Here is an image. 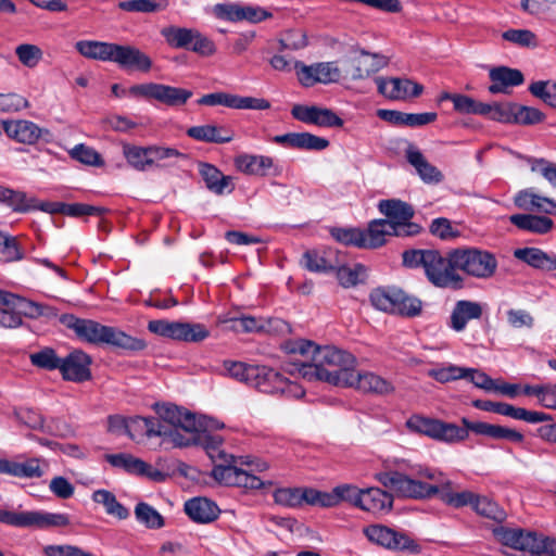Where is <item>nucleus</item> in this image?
Returning <instances> with one entry per match:
<instances>
[{"instance_id": "nucleus-1", "label": "nucleus", "mask_w": 556, "mask_h": 556, "mask_svg": "<svg viewBox=\"0 0 556 556\" xmlns=\"http://www.w3.org/2000/svg\"><path fill=\"white\" fill-rule=\"evenodd\" d=\"M286 351L311 359L299 367V374L304 379L321 380L336 387L348 386L356 365V358L351 353L332 345L317 346L307 340L290 341L286 344Z\"/></svg>"}, {"instance_id": "nucleus-2", "label": "nucleus", "mask_w": 556, "mask_h": 556, "mask_svg": "<svg viewBox=\"0 0 556 556\" xmlns=\"http://www.w3.org/2000/svg\"><path fill=\"white\" fill-rule=\"evenodd\" d=\"M376 479L401 497L428 498L440 493L441 500L455 508L467 505L473 508L477 498L470 491L453 492L452 482L442 472L430 468H420L416 479L399 471L380 472Z\"/></svg>"}, {"instance_id": "nucleus-3", "label": "nucleus", "mask_w": 556, "mask_h": 556, "mask_svg": "<svg viewBox=\"0 0 556 556\" xmlns=\"http://www.w3.org/2000/svg\"><path fill=\"white\" fill-rule=\"evenodd\" d=\"M403 264L409 268L422 267L428 281L437 288H464V278L453 262V250L447 257L438 250H407L403 253Z\"/></svg>"}, {"instance_id": "nucleus-4", "label": "nucleus", "mask_w": 556, "mask_h": 556, "mask_svg": "<svg viewBox=\"0 0 556 556\" xmlns=\"http://www.w3.org/2000/svg\"><path fill=\"white\" fill-rule=\"evenodd\" d=\"M60 321L72 329L79 339L89 343L110 344L127 351H141L147 345L143 340L131 337L117 328L104 326L91 319L78 318L72 314L62 315Z\"/></svg>"}, {"instance_id": "nucleus-5", "label": "nucleus", "mask_w": 556, "mask_h": 556, "mask_svg": "<svg viewBox=\"0 0 556 556\" xmlns=\"http://www.w3.org/2000/svg\"><path fill=\"white\" fill-rule=\"evenodd\" d=\"M75 48L81 55L88 59L113 61L121 66L136 67L137 70H148L152 66L151 59L132 46L97 40H80L75 43Z\"/></svg>"}, {"instance_id": "nucleus-6", "label": "nucleus", "mask_w": 556, "mask_h": 556, "mask_svg": "<svg viewBox=\"0 0 556 556\" xmlns=\"http://www.w3.org/2000/svg\"><path fill=\"white\" fill-rule=\"evenodd\" d=\"M370 304L383 313L414 318L421 314L422 302L397 286L377 287L369 293Z\"/></svg>"}, {"instance_id": "nucleus-7", "label": "nucleus", "mask_w": 556, "mask_h": 556, "mask_svg": "<svg viewBox=\"0 0 556 556\" xmlns=\"http://www.w3.org/2000/svg\"><path fill=\"white\" fill-rule=\"evenodd\" d=\"M494 538L503 545L527 553L528 556H555L556 540L519 528L495 527Z\"/></svg>"}, {"instance_id": "nucleus-8", "label": "nucleus", "mask_w": 556, "mask_h": 556, "mask_svg": "<svg viewBox=\"0 0 556 556\" xmlns=\"http://www.w3.org/2000/svg\"><path fill=\"white\" fill-rule=\"evenodd\" d=\"M453 262L457 269L477 279H489L496 273L498 263L495 255L477 248H458L453 250Z\"/></svg>"}, {"instance_id": "nucleus-9", "label": "nucleus", "mask_w": 556, "mask_h": 556, "mask_svg": "<svg viewBox=\"0 0 556 556\" xmlns=\"http://www.w3.org/2000/svg\"><path fill=\"white\" fill-rule=\"evenodd\" d=\"M406 427L415 433L427 435L433 440L454 443L468 438L467 430L455 424L444 422L439 419L413 415L406 421Z\"/></svg>"}, {"instance_id": "nucleus-10", "label": "nucleus", "mask_w": 556, "mask_h": 556, "mask_svg": "<svg viewBox=\"0 0 556 556\" xmlns=\"http://www.w3.org/2000/svg\"><path fill=\"white\" fill-rule=\"evenodd\" d=\"M250 386L263 393L280 394L286 397L300 399L305 394L300 384L289 381L280 372L267 366L257 367L255 380H252Z\"/></svg>"}, {"instance_id": "nucleus-11", "label": "nucleus", "mask_w": 556, "mask_h": 556, "mask_svg": "<svg viewBox=\"0 0 556 556\" xmlns=\"http://www.w3.org/2000/svg\"><path fill=\"white\" fill-rule=\"evenodd\" d=\"M222 462L215 465L212 470V477L219 483L247 490H257L265 485L261 478L247 469L238 467L235 456L230 455Z\"/></svg>"}, {"instance_id": "nucleus-12", "label": "nucleus", "mask_w": 556, "mask_h": 556, "mask_svg": "<svg viewBox=\"0 0 556 556\" xmlns=\"http://www.w3.org/2000/svg\"><path fill=\"white\" fill-rule=\"evenodd\" d=\"M153 408L157 415L160 424L166 425L170 431L189 435L197 432L201 422L195 415L188 410L180 409L178 406L169 403H155Z\"/></svg>"}, {"instance_id": "nucleus-13", "label": "nucleus", "mask_w": 556, "mask_h": 556, "mask_svg": "<svg viewBox=\"0 0 556 556\" xmlns=\"http://www.w3.org/2000/svg\"><path fill=\"white\" fill-rule=\"evenodd\" d=\"M367 539L382 547L393 551H410L419 553L420 546L405 533L396 532L381 525H372L364 529Z\"/></svg>"}, {"instance_id": "nucleus-14", "label": "nucleus", "mask_w": 556, "mask_h": 556, "mask_svg": "<svg viewBox=\"0 0 556 556\" xmlns=\"http://www.w3.org/2000/svg\"><path fill=\"white\" fill-rule=\"evenodd\" d=\"M199 105L217 106L223 105L236 110H268L269 101L263 98L242 97L229 92L218 91L202 96L198 99Z\"/></svg>"}, {"instance_id": "nucleus-15", "label": "nucleus", "mask_w": 556, "mask_h": 556, "mask_svg": "<svg viewBox=\"0 0 556 556\" xmlns=\"http://www.w3.org/2000/svg\"><path fill=\"white\" fill-rule=\"evenodd\" d=\"M294 119L325 128H341L344 121L331 109L318 105L294 104L291 109Z\"/></svg>"}, {"instance_id": "nucleus-16", "label": "nucleus", "mask_w": 556, "mask_h": 556, "mask_svg": "<svg viewBox=\"0 0 556 556\" xmlns=\"http://www.w3.org/2000/svg\"><path fill=\"white\" fill-rule=\"evenodd\" d=\"M131 91L149 99H155L169 106H180L192 97V91L188 89L161 84L137 85L131 88Z\"/></svg>"}, {"instance_id": "nucleus-17", "label": "nucleus", "mask_w": 556, "mask_h": 556, "mask_svg": "<svg viewBox=\"0 0 556 556\" xmlns=\"http://www.w3.org/2000/svg\"><path fill=\"white\" fill-rule=\"evenodd\" d=\"M345 388H353L364 394L388 396L395 392L394 384L382 376L367 370H355Z\"/></svg>"}, {"instance_id": "nucleus-18", "label": "nucleus", "mask_w": 556, "mask_h": 556, "mask_svg": "<svg viewBox=\"0 0 556 556\" xmlns=\"http://www.w3.org/2000/svg\"><path fill=\"white\" fill-rule=\"evenodd\" d=\"M202 427L203 426L201 425L197 432L190 433L189 435L177 433L174 439V446L187 447L191 445H200L206 451L213 462L216 459L223 460L227 458L229 455L220 448L223 444L222 437L217 434H210L203 430Z\"/></svg>"}, {"instance_id": "nucleus-19", "label": "nucleus", "mask_w": 556, "mask_h": 556, "mask_svg": "<svg viewBox=\"0 0 556 556\" xmlns=\"http://www.w3.org/2000/svg\"><path fill=\"white\" fill-rule=\"evenodd\" d=\"M128 437L132 440H136L140 437L153 438L161 437L165 441L170 442L174 445V439L177 432L170 431L166 425L160 424L154 417H140L136 416L128 419V428L127 432Z\"/></svg>"}, {"instance_id": "nucleus-20", "label": "nucleus", "mask_w": 556, "mask_h": 556, "mask_svg": "<svg viewBox=\"0 0 556 556\" xmlns=\"http://www.w3.org/2000/svg\"><path fill=\"white\" fill-rule=\"evenodd\" d=\"M91 358L80 350H75L61 358L60 371L63 379L74 382L87 381L91 378Z\"/></svg>"}, {"instance_id": "nucleus-21", "label": "nucleus", "mask_w": 556, "mask_h": 556, "mask_svg": "<svg viewBox=\"0 0 556 556\" xmlns=\"http://www.w3.org/2000/svg\"><path fill=\"white\" fill-rule=\"evenodd\" d=\"M370 72H357L351 78L342 76V72H296L298 81L305 88L317 84H342L345 88H352V80H362L369 77Z\"/></svg>"}, {"instance_id": "nucleus-22", "label": "nucleus", "mask_w": 556, "mask_h": 556, "mask_svg": "<svg viewBox=\"0 0 556 556\" xmlns=\"http://www.w3.org/2000/svg\"><path fill=\"white\" fill-rule=\"evenodd\" d=\"M105 459L113 467L123 468L125 471L129 473L148 477L153 481H162L164 480L165 477L163 472H161L157 469H154L150 464L146 463L140 458L135 457L131 454H109L105 456Z\"/></svg>"}, {"instance_id": "nucleus-23", "label": "nucleus", "mask_w": 556, "mask_h": 556, "mask_svg": "<svg viewBox=\"0 0 556 556\" xmlns=\"http://www.w3.org/2000/svg\"><path fill=\"white\" fill-rule=\"evenodd\" d=\"M379 93L391 100H404L418 97L422 92V86L409 79L381 77L375 78Z\"/></svg>"}, {"instance_id": "nucleus-24", "label": "nucleus", "mask_w": 556, "mask_h": 556, "mask_svg": "<svg viewBox=\"0 0 556 556\" xmlns=\"http://www.w3.org/2000/svg\"><path fill=\"white\" fill-rule=\"evenodd\" d=\"M215 13L219 18L230 22L248 21L257 23L271 17V13L262 8L240 4H217Z\"/></svg>"}, {"instance_id": "nucleus-25", "label": "nucleus", "mask_w": 556, "mask_h": 556, "mask_svg": "<svg viewBox=\"0 0 556 556\" xmlns=\"http://www.w3.org/2000/svg\"><path fill=\"white\" fill-rule=\"evenodd\" d=\"M465 430L472 431L476 434L485 435L495 440H507L515 443H521L523 434L515 429L492 425L483 421H470L467 418L462 419Z\"/></svg>"}, {"instance_id": "nucleus-26", "label": "nucleus", "mask_w": 556, "mask_h": 556, "mask_svg": "<svg viewBox=\"0 0 556 556\" xmlns=\"http://www.w3.org/2000/svg\"><path fill=\"white\" fill-rule=\"evenodd\" d=\"M482 313L483 307L479 302L459 300L452 309L448 325L454 331L460 332L470 320L480 319Z\"/></svg>"}, {"instance_id": "nucleus-27", "label": "nucleus", "mask_w": 556, "mask_h": 556, "mask_svg": "<svg viewBox=\"0 0 556 556\" xmlns=\"http://www.w3.org/2000/svg\"><path fill=\"white\" fill-rule=\"evenodd\" d=\"M514 203L523 211H538L548 215H556V201L535 193L533 189L519 191L514 198Z\"/></svg>"}, {"instance_id": "nucleus-28", "label": "nucleus", "mask_w": 556, "mask_h": 556, "mask_svg": "<svg viewBox=\"0 0 556 556\" xmlns=\"http://www.w3.org/2000/svg\"><path fill=\"white\" fill-rule=\"evenodd\" d=\"M393 505V497L379 488L363 490L358 507L372 515L389 513Z\"/></svg>"}, {"instance_id": "nucleus-29", "label": "nucleus", "mask_w": 556, "mask_h": 556, "mask_svg": "<svg viewBox=\"0 0 556 556\" xmlns=\"http://www.w3.org/2000/svg\"><path fill=\"white\" fill-rule=\"evenodd\" d=\"M2 125L10 138L26 144L36 143L42 134V129L30 121H4Z\"/></svg>"}, {"instance_id": "nucleus-30", "label": "nucleus", "mask_w": 556, "mask_h": 556, "mask_svg": "<svg viewBox=\"0 0 556 556\" xmlns=\"http://www.w3.org/2000/svg\"><path fill=\"white\" fill-rule=\"evenodd\" d=\"M302 265L313 273H328L337 268L336 251L332 249L308 250L302 256Z\"/></svg>"}, {"instance_id": "nucleus-31", "label": "nucleus", "mask_w": 556, "mask_h": 556, "mask_svg": "<svg viewBox=\"0 0 556 556\" xmlns=\"http://www.w3.org/2000/svg\"><path fill=\"white\" fill-rule=\"evenodd\" d=\"M185 511L191 520L199 523H208L217 519L219 508L206 497H193L185 503Z\"/></svg>"}, {"instance_id": "nucleus-32", "label": "nucleus", "mask_w": 556, "mask_h": 556, "mask_svg": "<svg viewBox=\"0 0 556 556\" xmlns=\"http://www.w3.org/2000/svg\"><path fill=\"white\" fill-rule=\"evenodd\" d=\"M509 222L520 230L541 236L554 227L552 218L534 214H514L509 216Z\"/></svg>"}, {"instance_id": "nucleus-33", "label": "nucleus", "mask_w": 556, "mask_h": 556, "mask_svg": "<svg viewBox=\"0 0 556 556\" xmlns=\"http://www.w3.org/2000/svg\"><path fill=\"white\" fill-rule=\"evenodd\" d=\"M47 466V462L38 457L27 458L24 462L9 459L7 475L21 479L41 478Z\"/></svg>"}, {"instance_id": "nucleus-34", "label": "nucleus", "mask_w": 556, "mask_h": 556, "mask_svg": "<svg viewBox=\"0 0 556 556\" xmlns=\"http://www.w3.org/2000/svg\"><path fill=\"white\" fill-rule=\"evenodd\" d=\"M236 168L247 175L265 176L274 166V160L265 155L239 154L235 157Z\"/></svg>"}, {"instance_id": "nucleus-35", "label": "nucleus", "mask_w": 556, "mask_h": 556, "mask_svg": "<svg viewBox=\"0 0 556 556\" xmlns=\"http://www.w3.org/2000/svg\"><path fill=\"white\" fill-rule=\"evenodd\" d=\"M406 159L408 163L414 166L420 178L428 184L440 182L443 179L442 173L433 165H431L422 153L414 146H409L406 150Z\"/></svg>"}, {"instance_id": "nucleus-36", "label": "nucleus", "mask_w": 556, "mask_h": 556, "mask_svg": "<svg viewBox=\"0 0 556 556\" xmlns=\"http://www.w3.org/2000/svg\"><path fill=\"white\" fill-rule=\"evenodd\" d=\"M187 135L194 140L211 143H226L233 139L232 130L211 124L190 127Z\"/></svg>"}, {"instance_id": "nucleus-37", "label": "nucleus", "mask_w": 556, "mask_h": 556, "mask_svg": "<svg viewBox=\"0 0 556 556\" xmlns=\"http://www.w3.org/2000/svg\"><path fill=\"white\" fill-rule=\"evenodd\" d=\"M514 256L538 269L554 270L556 269V255H549L538 248H522L514 251Z\"/></svg>"}, {"instance_id": "nucleus-38", "label": "nucleus", "mask_w": 556, "mask_h": 556, "mask_svg": "<svg viewBox=\"0 0 556 556\" xmlns=\"http://www.w3.org/2000/svg\"><path fill=\"white\" fill-rule=\"evenodd\" d=\"M199 172L207 189L216 194L230 193L233 189L231 178L225 176L217 167L208 163H201Z\"/></svg>"}, {"instance_id": "nucleus-39", "label": "nucleus", "mask_w": 556, "mask_h": 556, "mask_svg": "<svg viewBox=\"0 0 556 556\" xmlns=\"http://www.w3.org/2000/svg\"><path fill=\"white\" fill-rule=\"evenodd\" d=\"M379 211L388 217L390 224L410 220L414 216V208L401 200H381L378 204Z\"/></svg>"}, {"instance_id": "nucleus-40", "label": "nucleus", "mask_w": 556, "mask_h": 556, "mask_svg": "<svg viewBox=\"0 0 556 556\" xmlns=\"http://www.w3.org/2000/svg\"><path fill=\"white\" fill-rule=\"evenodd\" d=\"M491 84L488 87L493 94L510 93L511 88L523 83L522 72H490Z\"/></svg>"}, {"instance_id": "nucleus-41", "label": "nucleus", "mask_w": 556, "mask_h": 556, "mask_svg": "<svg viewBox=\"0 0 556 556\" xmlns=\"http://www.w3.org/2000/svg\"><path fill=\"white\" fill-rule=\"evenodd\" d=\"M392 224L386 219H375L368 224V228L364 229L365 249H377L386 244L387 237L391 233Z\"/></svg>"}, {"instance_id": "nucleus-42", "label": "nucleus", "mask_w": 556, "mask_h": 556, "mask_svg": "<svg viewBox=\"0 0 556 556\" xmlns=\"http://www.w3.org/2000/svg\"><path fill=\"white\" fill-rule=\"evenodd\" d=\"M0 202L7 204L16 213L33 211L35 206V198L27 197L24 191L13 190L4 186H1Z\"/></svg>"}, {"instance_id": "nucleus-43", "label": "nucleus", "mask_w": 556, "mask_h": 556, "mask_svg": "<svg viewBox=\"0 0 556 556\" xmlns=\"http://www.w3.org/2000/svg\"><path fill=\"white\" fill-rule=\"evenodd\" d=\"M91 498L94 503L101 504L110 516L116 517L119 520L129 517V510L117 501L111 491L104 489L97 490L92 493Z\"/></svg>"}, {"instance_id": "nucleus-44", "label": "nucleus", "mask_w": 556, "mask_h": 556, "mask_svg": "<svg viewBox=\"0 0 556 556\" xmlns=\"http://www.w3.org/2000/svg\"><path fill=\"white\" fill-rule=\"evenodd\" d=\"M123 154L127 163L137 170L144 172L152 167L151 151L149 147H138L125 143Z\"/></svg>"}, {"instance_id": "nucleus-45", "label": "nucleus", "mask_w": 556, "mask_h": 556, "mask_svg": "<svg viewBox=\"0 0 556 556\" xmlns=\"http://www.w3.org/2000/svg\"><path fill=\"white\" fill-rule=\"evenodd\" d=\"M70 525V518L66 514L29 511V527L39 529L61 528Z\"/></svg>"}, {"instance_id": "nucleus-46", "label": "nucleus", "mask_w": 556, "mask_h": 556, "mask_svg": "<svg viewBox=\"0 0 556 556\" xmlns=\"http://www.w3.org/2000/svg\"><path fill=\"white\" fill-rule=\"evenodd\" d=\"M497 414L507 416L517 420H525L530 424H539L549 420L551 417L545 413L527 410L522 407H515L508 403L501 402Z\"/></svg>"}, {"instance_id": "nucleus-47", "label": "nucleus", "mask_w": 556, "mask_h": 556, "mask_svg": "<svg viewBox=\"0 0 556 556\" xmlns=\"http://www.w3.org/2000/svg\"><path fill=\"white\" fill-rule=\"evenodd\" d=\"M337 278L343 288H351L358 283H363L367 278V268L362 264L353 266H338Z\"/></svg>"}, {"instance_id": "nucleus-48", "label": "nucleus", "mask_w": 556, "mask_h": 556, "mask_svg": "<svg viewBox=\"0 0 556 556\" xmlns=\"http://www.w3.org/2000/svg\"><path fill=\"white\" fill-rule=\"evenodd\" d=\"M117 7L126 12L153 13L163 11L168 7L167 0H126L118 2Z\"/></svg>"}, {"instance_id": "nucleus-49", "label": "nucleus", "mask_w": 556, "mask_h": 556, "mask_svg": "<svg viewBox=\"0 0 556 556\" xmlns=\"http://www.w3.org/2000/svg\"><path fill=\"white\" fill-rule=\"evenodd\" d=\"M197 30L191 28L168 27L162 30L166 41L175 48L190 49Z\"/></svg>"}, {"instance_id": "nucleus-50", "label": "nucleus", "mask_w": 556, "mask_h": 556, "mask_svg": "<svg viewBox=\"0 0 556 556\" xmlns=\"http://www.w3.org/2000/svg\"><path fill=\"white\" fill-rule=\"evenodd\" d=\"M514 124L531 126L543 123L546 115L536 108L513 103Z\"/></svg>"}, {"instance_id": "nucleus-51", "label": "nucleus", "mask_w": 556, "mask_h": 556, "mask_svg": "<svg viewBox=\"0 0 556 556\" xmlns=\"http://www.w3.org/2000/svg\"><path fill=\"white\" fill-rule=\"evenodd\" d=\"M223 367L228 376L250 386L252 380H255L258 366L247 365L242 362L225 361Z\"/></svg>"}, {"instance_id": "nucleus-52", "label": "nucleus", "mask_w": 556, "mask_h": 556, "mask_svg": "<svg viewBox=\"0 0 556 556\" xmlns=\"http://www.w3.org/2000/svg\"><path fill=\"white\" fill-rule=\"evenodd\" d=\"M136 519L149 529H160L164 526V518L151 505L138 503L135 507Z\"/></svg>"}, {"instance_id": "nucleus-53", "label": "nucleus", "mask_w": 556, "mask_h": 556, "mask_svg": "<svg viewBox=\"0 0 556 556\" xmlns=\"http://www.w3.org/2000/svg\"><path fill=\"white\" fill-rule=\"evenodd\" d=\"M24 258V253L16 237L0 231V260L7 263Z\"/></svg>"}, {"instance_id": "nucleus-54", "label": "nucleus", "mask_w": 556, "mask_h": 556, "mask_svg": "<svg viewBox=\"0 0 556 556\" xmlns=\"http://www.w3.org/2000/svg\"><path fill=\"white\" fill-rule=\"evenodd\" d=\"M17 299L23 304V311L20 312L22 314V317L25 316L30 319H37L39 317H56L58 312L54 307L46 304H41L35 301H30L24 298H20L15 295L13 301Z\"/></svg>"}, {"instance_id": "nucleus-55", "label": "nucleus", "mask_w": 556, "mask_h": 556, "mask_svg": "<svg viewBox=\"0 0 556 556\" xmlns=\"http://www.w3.org/2000/svg\"><path fill=\"white\" fill-rule=\"evenodd\" d=\"M473 510L477 514L497 522H502L506 518V513L504 511V509H502L497 505V503L484 496L481 497L477 495V498L473 504Z\"/></svg>"}, {"instance_id": "nucleus-56", "label": "nucleus", "mask_w": 556, "mask_h": 556, "mask_svg": "<svg viewBox=\"0 0 556 556\" xmlns=\"http://www.w3.org/2000/svg\"><path fill=\"white\" fill-rule=\"evenodd\" d=\"M332 237L340 243L345 245H353L359 249H365V235L364 229L359 228H333L331 230Z\"/></svg>"}, {"instance_id": "nucleus-57", "label": "nucleus", "mask_w": 556, "mask_h": 556, "mask_svg": "<svg viewBox=\"0 0 556 556\" xmlns=\"http://www.w3.org/2000/svg\"><path fill=\"white\" fill-rule=\"evenodd\" d=\"M529 91L548 106L556 108V83L551 80L534 81L529 86Z\"/></svg>"}, {"instance_id": "nucleus-58", "label": "nucleus", "mask_w": 556, "mask_h": 556, "mask_svg": "<svg viewBox=\"0 0 556 556\" xmlns=\"http://www.w3.org/2000/svg\"><path fill=\"white\" fill-rule=\"evenodd\" d=\"M467 372L466 367L450 364L445 367L431 368L428 370L427 375L440 383H447L465 378Z\"/></svg>"}, {"instance_id": "nucleus-59", "label": "nucleus", "mask_w": 556, "mask_h": 556, "mask_svg": "<svg viewBox=\"0 0 556 556\" xmlns=\"http://www.w3.org/2000/svg\"><path fill=\"white\" fill-rule=\"evenodd\" d=\"M483 113L481 116H486L492 121L505 123V124H514V113L513 103L507 104H489L484 103Z\"/></svg>"}, {"instance_id": "nucleus-60", "label": "nucleus", "mask_w": 556, "mask_h": 556, "mask_svg": "<svg viewBox=\"0 0 556 556\" xmlns=\"http://www.w3.org/2000/svg\"><path fill=\"white\" fill-rule=\"evenodd\" d=\"M210 336V330L203 324H192L181 321L178 341L202 342Z\"/></svg>"}, {"instance_id": "nucleus-61", "label": "nucleus", "mask_w": 556, "mask_h": 556, "mask_svg": "<svg viewBox=\"0 0 556 556\" xmlns=\"http://www.w3.org/2000/svg\"><path fill=\"white\" fill-rule=\"evenodd\" d=\"M30 362L34 366L46 370L60 369L61 358L51 348H45L39 352L30 354Z\"/></svg>"}, {"instance_id": "nucleus-62", "label": "nucleus", "mask_w": 556, "mask_h": 556, "mask_svg": "<svg viewBox=\"0 0 556 556\" xmlns=\"http://www.w3.org/2000/svg\"><path fill=\"white\" fill-rule=\"evenodd\" d=\"M180 326L181 321L156 319L149 321L148 329L157 336L178 341Z\"/></svg>"}, {"instance_id": "nucleus-63", "label": "nucleus", "mask_w": 556, "mask_h": 556, "mask_svg": "<svg viewBox=\"0 0 556 556\" xmlns=\"http://www.w3.org/2000/svg\"><path fill=\"white\" fill-rule=\"evenodd\" d=\"M483 104V102L462 93H457L453 99V108L459 114L482 115L485 109Z\"/></svg>"}, {"instance_id": "nucleus-64", "label": "nucleus", "mask_w": 556, "mask_h": 556, "mask_svg": "<svg viewBox=\"0 0 556 556\" xmlns=\"http://www.w3.org/2000/svg\"><path fill=\"white\" fill-rule=\"evenodd\" d=\"M233 328L243 332H265L268 331L273 320H264L252 316H243L233 320Z\"/></svg>"}]
</instances>
